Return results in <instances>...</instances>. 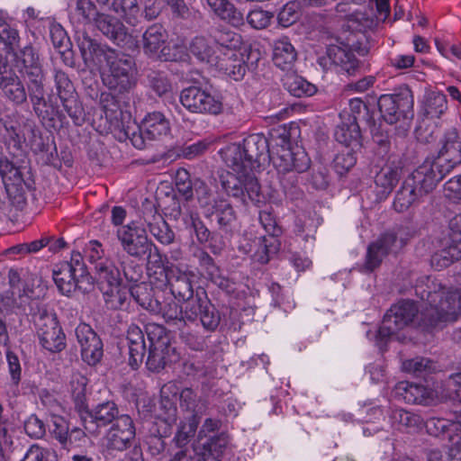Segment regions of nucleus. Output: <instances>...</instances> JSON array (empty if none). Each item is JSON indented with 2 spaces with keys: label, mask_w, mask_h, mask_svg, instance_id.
I'll return each mask as SVG.
<instances>
[{
  "label": "nucleus",
  "mask_w": 461,
  "mask_h": 461,
  "mask_svg": "<svg viewBox=\"0 0 461 461\" xmlns=\"http://www.w3.org/2000/svg\"><path fill=\"white\" fill-rule=\"evenodd\" d=\"M76 40L86 66H102L114 55V50L92 39L86 32H78Z\"/></svg>",
  "instance_id": "obj_25"
},
{
  "label": "nucleus",
  "mask_w": 461,
  "mask_h": 461,
  "mask_svg": "<svg viewBox=\"0 0 461 461\" xmlns=\"http://www.w3.org/2000/svg\"><path fill=\"white\" fill-rule=\"evenodd\" d=\"M401 231L400 228L384 231L368 245L363 266L366 272H373L380 267L385 257L397 254L405 246L406 241L401 236Z\"/></svg>",
  "instance_id": "obj_16"
},
{
  "label": "nucleus",
  "mask_w": 461,
  "mask_h": 461,
  "mask_svg": "<svg viewBox=\"0 0 461 461\" xmlns=\"http://www.w3.org/2000/svg\"><path fill=\"white\" fill-rule=\"evenodd\" d=\"M200 420L193 419H185L181 421L177 432L175 436V440L179 447H183L187 444L191 438H193L197 430Z\"/></svg>",
  "instance_id": "obj_64"
},
{
  "label": "nucleus",
  "mask_w": 461,
  "mask_h": 461,
  "mask_svg": "<svg viewBox=\"0 0 461 461\" xmlns=\"http://www.w3.org/2000/svg\"><path fill=\"white\" fill-rule=\"evenodd\" d=\"M419 307L411 300H402L391 306L384 316L377 331V344L380 348L400 330L413 323L418 316Z\"/></svg>",
  "instance_id": "obj_12"
},
{
  "label": "nucleus",
  "mask_w": 461,
  "mask_h": 461,
  "mask_svg": "<svg viewBox=\"0 0 461 461\" xmlns=\"http://www.w3.org/2000/svg\"><path fill=\"white\" fill-rule=\"evenodd\" d=\"M150 234L161 244L169 245L175 240V233L159 214L154 215L152 221L148 222Z\"/></svg>",
  "instance_id": "obj_46"
},
{
  "label": "nucleus",
  "mask_w": 461,
  "mask_h": 461,
  "mask_svg": "<svg viewBox=\"0 0 461 461\" xmlns=\"http://www.w3.org/2000/svg\"><path fill=\"white\" fill-rule=\"evenodd\" d=\"M402 175V167L395 165H385L375 176V185L377 197L385 199L399 182Z\"/></svg>",
  "instance_id": "obj_32"
},
{
  "label": "nucleus",
  "mask_w": 461,
  "mask_h": 461,
  "mask_svg": "<svg viewBox=\"0 0 461 461\" xmlns=\"http://www.w3.org/2000/svg\"><path fill=\"white\" fill-rule=\"evenodd\" d=\"M151 289H149L145 284L131 287L130 294L134 300L144 309L157 311L158 300L152 298Z\"/></svg>",
  "instance_id": "obj_59"
},
{
  "label": "nucleus",
  "mask_w": 461,
  "mask_h": 461,
  "mask_svg": "<svg viewBox=\"0 0 461 461\" xmlns=\"http://www.w3.org/2000/svg\"><path fill=\"white\" fill-rule=\"evenodd\" d=\"M117 404L113 401H106L95 405L92 410L85 411L81 414V422L89 434H98L100 428L113 425L121 417Z\"/></svg>",
  "instance_id": "obj_20"
},
{
  "label": "nucleus",
  "mask_w": 461,
  "mask_h": 461,
  "mask_svg": "<svg viewBox=\"0 0 461 461\" xmlns=\"http://www.w3.org/2000/svg\"><path fill=\"white\" fill-rule=\"evenodd\" d=\"M100 14L97 7L91 0H77L74 15L77 21L83 24H94L95 19Z\"/></svg>",
  "instance_id": "obj_56"
},
{
  "label": "nucleus",
  "mask_w": 461,
  "mask_h": 461,
  "mask_svg": "<svg viewBox=\"0 0 461 461\" xmlns=\"http://www.w3.org/2000/svg\"><path fill=\"white\" fill-rule=\"evenodd\" d=\"M75 334L80 345L82 359L89 366H95L104 356V344L99 335L87 323H79Z\"/></svg>",
  "instance_id": "obj_22"
},
{
  "label": "nucleus",
  "mask_w": 461,
  "mask_h": 461,
  "mask_svg": "<svg viewBox=\"0 0 461 461\" xmlns=\"http://www.w3.org/2000/svg\"><path fill=\"white\" fill-rule=\"evenodd\" d=\"M51 424L50 430L53 437L59 440L63 447L68 448L71 440L68 437L69 428L67 420L61 416L54 415L51 418Z\"/></svg>",
  "instance_id": "obj_63"
},
{
  "label": "nucleus",
  "mask_w": 461,
  "mask_h": 461,
  "mask_svg": "<svg viewBox=\"0 0 461 461\" xmlns=\"http://www.w3.org/2000/svg\"><path fill=\"white\" fill-rule=\"evenodd\" d=\"M390 420L393 426H397L398 429H407L415 430L422 423L420 416L403 409L393 410L390 414Z\"/></svg>",
  "instance_id": "obj_48"
},
{
  "label": "nucleus",
  "mask_w": 461,
  "mask_h": 461,
  "mask_svg": "<svg viewBox=\"0 0 461 461\" xmlns=\"http://www.w3.org/2000/svg\"><path fill=\"white\" fill-rule=\"evenodd\" d=\"M30 67L32 68L22 76L27 78V90L32 110L45 127L54 128L56 120L61 122L64 114L59 110L55 94L52 92L46 95L42 64Z\"/></svg>",
  "instance_id": "obj_4"
},
{
  "label": "nucleus",
  "mask_w": 461,
  "mask_h": 461,
  "mask_svg": "<svg viewBox=\"0 0 461 461\" xmlns=\"http://www.w3.org/2000/svg\"><path fill=\"white\" fill-rule=\"evenodd\" d=\"M210 36L215 43V50L218 56L230 54L233 57L234 53L239 52L242 44L240 34L223 25L211 28Z\"/></svg>",
  "instance_id": "obj_30"
},
{
  "label": "nucleus",
  "mask_w": 461,
  "mask_h": 461,
  "mask_svg": "<svg viewBox=\"0 0 461 461\" xmlns=\"http://www.w3.org/2000/svg\"><path fill=\"white\" fill-rule=\"evenodd\" d=\"M423 301L428 302L420 312V325L424 329L442 328L446 322L455 321L461 313V294L459 291L425 290L417 294Z\"/></svg>",
  "instance_id": "obj_3"
},
{
  "label": "nucleus",
  "mask_w": 461,
  "mask_h": 461,
  "mask_svg": "<svg viewBox=\"0 0 461 461\" xmlns=\"http://www.w3.org/2000/svg\"><path fill=\"white\" fill-rule=\"evenodd\" d=\"M53 79L56 93L55 96L59 100L77 95L74 84L68 75L60 68H54Z\"/></svg>",
  "instance_id": "obj_52"
},
{
  "label": "nucleus",
  "mask_w": 461,
  "mask_h": 461,
  "mask_svg": "<svg viewBox=\"0 0 461 461\" xmlns=\"http://www.w3.org/2000/svg\"><path fill=\"white\" fill-rule=\"evenodd\" d=\"M179 407L185 413V419L201 420L207 409L206 402L189 387L183 388L179 395Z\"/></svg>",
  "instance_id": "obj_34"
},
{
  "label": "nucleus",
  "mask_w": 461,
  "mask_h": 461,
  "mask_svg": "<svg viewBox=\"0 0 461 461\" xmlns=\"http://www.w3.org/2000/svg\"><path fill=\"white\" fill-rule=\"evenodd\" d=\"M439 182L423 164L420 165L403 180L396 192L394 209L402 212L419 203L424 196L436 188Z\"/></svg>",
  "instance_id": "obj_6"
},
{
  "label": "nucleus",
  "mask_w": 461,
  "mask_h": 461,
  "mask_svg": "<svg viewBox=\"0 0 461 461\" xmlns=\"http://www.w3.org/2000/svg\"><path fill=\"white\" fill-rule=\"evenodd\" d=\"M104 64L109 67V72L103 75V82L110 90L124 94L135 86L136 68L132 57L128 55L114 57L113 55Z\"/></svg>",
  "instance_id": "obj_15"
},
{
  "label": "nucleus",
  "mask_w": 461,
  "mask_h": 461,
  "mask_svg": "<svg viewBox=\"0 0 461 461\" xmlns=\"http://www.w3.org/2000/svg\"><path fill=\"white\" fill-rule=\"evenodd\" d=\"M126 339L129 347V364L137 368L143 361L146 352V343L143 330L135 323L129 325Z\"/></svg>",
  "instance_id": "obj_31"
},
{
  "label": "nucleus",
  "mask_w": 461,
  "mask_h": 461,
  "mask_svg": "<svg viewBox=\"0 0 461 461\" xmlns=\"http://www.w3.org/2000/svg\"><path fill=\"white\" fill-rule=\"evenodd\" d=\"M213 66L235 81L242 79L248 68L243 54L240 51L234 53L233 57L230 54L219 55Z\"/></svg>",
  "instance_id": "obj_35"
},
{
  "label": "nucleus",
  "mask_w": 461,
  "mask_h": 461,
  "mask_svg": "<svg viewBox=\"0 0 461 461\" xmlns=\"http://www.w3.org/2000/svg\"><path fill=\"white\" fill-rule=\"evenodd\" d=\"M327 54L334 65L340 67L348 75H354L359 68L358 60L351 50L331 45L328 48Z\"/></svg>",
  "instance_id": "obj_41"
},
{
  "label": "nucleus",
  "mask_w": 461,
  "mask_h": 461,
  "mask_svg": "<svg viewBox=\"0 0 461 461\" xmlns=\"http://www.w3.org/2000/svg\"><path fill=\"white\" fill-rule=\"evenodd\" d=\"M61 105L76 126H82L86 121V113L78 95L59 100Z\"/></svg>",
  "instance_id": "obj_50"
},
{
  "label": "nucleus",
  "mask_w": 461,
  "mask_h": 461,
  "mask_svg": "<svg viewBox=\"0 0 461 461\" xmlns=\"http://www.w3.org/2000/svg\"><path fill=\"white\" fill-rule=\"evenodd\" d=\"M148 86L158 96H164L171 92L172 84L167 72L156 69L146 70Z\"/></svg>",
  "instance_id": "obj_45"
},
{
  "label": "nucleus",
  "mask_w": 461,
  "mask_h": 461,
  "mask_svg": "<svg viewBox=\"0 0 461 461\" xmlns=\"http://www.w3.org/2000/svg\"><path fill=\"white\" fill-rule=\"evenodd\" d=\"M120 285H115L101 291L108 309L119 310L127 303L128 291L125 288H121Z\"/></svg>",
  "instance_id": "obj_51"
},
{
  "label": "nucleus",
  "mask_w": 461,
  "mask_h": 461,
  "mask_svg": "<svg viewBox=\"0 0 461 461\" xmlns=\"http://www.w3.org/2000/svg\"><path fill=\"white\" fill-rule=\"evenodd\" d=\"M334 136L336 140L345 145L346 148L361 147V131L356 117H348L346 122L339 124Z\"/></svg>",
  "instance_id": "obj_37"
},
{
  "label": "nucleus",
  "mask_w": 461,
  "mask_h": 461,
  "mask_svg": "<svg viewBox=\"0 0 461 461\" xmlns=\"http://www.w3.org/2000/svg\"><path fill=\"white\" fill-rule=\"evenodd\" d=\"M14 315L13 302L9 298L0 300V344L7 346L9 344L8 324L11 317Z\"/></svg>",
  "instance_id": "obj_57"
},
{
  "label": "nucleus",
  "mask_w": 461,
  "mask_h": 461,
  "mask_svg": "<svg viewBox=\"0 0 461 461\" xmlns=\"http://www.w3.org/2000/svg\"><path fill=\"white\" fill-rule=\"evenodd\" d=\"M77 266L79 267H76L77 273L76 276L75 292L78 290L83 294H88L94 289L96 279L90 275L83 258H81L80 264Z\"/></svg>",
  "instance_id": "obj_60"
},
{
  "label": "nucleus",
  "mask_w": 461,
  "mask_h": 461,
  "mask_svg": "<svg viewBox=\"0 0 461 461\" xmlns=\"http://www.w3.org/2000/svg\"><path fill=\"white\" fill-rule=\"evenodd\" d=\"M14 62L0 54V90L5 98L14 105L27 103L29 95L27 80L23 82L14 70Z\"/></svg>",
  "instance_id": "obj_17"
},
{
  "label": "nucleus",
  "mask_w": 461,
  "mask_h": 461,
  "mask_svg": "<svg viewBox=\"0 0 461 461\" xmlns=\"http://www.w3.org/2000/svg\"><path fill=\"white\" fill-rule=\"evenodd\" d=\"M235 173L227 172L221 176V185L224 192L244 205L248 204L249 201L255 204L262 203L264 196L260 185L250 171Z\"/></svg>",
  "instance_id": "obj_13"
},
{
  "label": "nucleus",
  "mask_w": 461,
  "mask_h": 461,
  "mask_svg": "<svg viewBox=\"0 0 461 461\" xmlns=\"http://www.w3.org/2000/svg\"><path fill=\"white\" fill-rule=\"evenodd\" d=\"M228 443V436L225 433H221L211 437L204 442L201 450L209 456L214 457L216 461H221Z\"/></svg>",
  "instance_id": "obj_54"
},
{
  "label": "nucleus",
  "mask_w": 461,
  "mask_h": 461,
  "mask_svg": "<svg viewBox=\"0 0 461 461\" xmlns=\"http://www.w3.org/2000/svg\"><path fill=\"white\" fill-rule=\"evenodd\" d=\"M94 25L106 38L117 45H123L130 35L121 20L112 14L100 13Z\"/></svg>",
  "instance_id": "obj_28"
},
{
  "label": "nucleus",
  "mask_w": 461,
  "mask_h": 461,
  "mask_svg": "<svg viewBox=\"0 0 461 461\" xmlns=\"http://www.w3.org/2000/svg\"><path fill=\"white\" fill-rule=\"evenodd\" d=\"M175 187L176 193L181 195L185 202L193 200L194 181H192L190 174L186 169L179 168L176 170Z\"/></svg>",
  "instance_id": "obj_55"
},
{
  "label": "nucleus",
  "mask_w": 461,
  "mask_h": 461,
  "mask_svg": "<svg viewBox=\"0 0 461 461\" xmlns=\"http://www.w3.org/2000/svg\"><path fill=\"white\" fill-rule=\"evenodd\" d=\"M30 314L37 330L41 345L50 352H60L66 348V336L56 314L38 301L30 303Z\"/></svg>",
  "instance_id": "obj_7"
},
{
  "label": "nucleus",
  "mask_w": 461,
  "mask_h": 461,
  "mask_svg": "<svg viewBox=\"0 0 461 461\" xmlns=\"http://www.w3.org/2000/svg\"><path fill=\"white\" fill-rule=\"evenodd\" d=\"M167 32L160 23L149 26L142 35L144 53L161 61L175 60L170 54V48L167 45Z\"/></svg>",
  "instance_id": "obj_23"
},
{
  "label": "nucleus",
  "mask_w": 461,
  "mask_h": 461,
  "mask_svg": "<svg viewBox=\"0 0 461 461\" xmlns=\"http://www.w3.org/2000/svg\"><path fill=\"white\" fill-rule=\"evenodd\" d=\"M121 276L122 275L128 283H138L142 278L143 267L127 257H122L119 261Z\"/></svg>",
  "instance_id": "obj_61"
},
{
  "label": "nucleus",
  "mask_w": 461,
  "mask_h": 461,
  "mask_svg": "<svg viewBox=\"0 0 461 461\" xmlns=\"http://www.w3.org/2000/svg\"><path fill=\"white\" fill-rule=\"evenodd\" d=\"M284 87L295 97L312 96L316 92V86L303 77L288 73L283 78Z\"/></svg>",
  "instance_id": "obj_44"
},
{
  "label": "nucleus",
  "mask_w": 461,
  "mask_h": 461,
  "mask_svg": "<svg viewBox=\"0 0 461 461\" xmlns=\"http://www.w3.org/2000/svg\"><path fill=\"white\" fill-rule=\"evenodd\" d=\"M181 104L193 113L219 114L222 111L221 103L207 90L191 86L180 92Z\"/></svg>",
  "instance_id": "obj_19"
},
{
  "label": "nucleus",
  "mask_w": 461,
  "mask_h": 461,
  "mask_svg": "<svg viewBox=\"0 0 461 461\" xmlns=\"http://www.w3.org/2000/svg\"><path fill=\"white\" fill-rule=\"evenodd\" d=\"M161 272L165 274L167 284L169 285L171 294L176 299L189 302L194 297V288L191 280V276L181 271L175 267H163L160 265Z\"/></svg>",
  "instance_id": "obj_27"
},
{
  "label": "nucleus",
  "mask_w": 461,
  "mask_h": 461,
  "mask_svg": "<svg viewBox=\"0 0 461 461\" xmlns=\"http://www.w3.org/2000/svg\"><path fill=\"white\" fill-rule=\"evenodd\" d=\"M259 221L267 233L259 239L258 249L255 253V259L260 264H267L270 258L280 249L279 236L282 228L277 224L274 215L268 211L259 212Z\"/></svg>",
  "instance_id": "obj_18"
},
{
  "label": "nucleus",
  "mask_w": 461,
  "mask_h": 461,
  "mask_svg": "<svg viewBox=\"0 0 461 461\" xmlns=\"http://www.w3.org/2000/svg\"><path fill=\"white\" fill-rule=\"evenodd\" d=\"M0 39L11 56L9 61L14 62L21 75L29 70L31 65L34 67L41 64L38 52L31 44L21 48L19 32L10 24L0 23Z\"/></svg>",
  "instance_id": "obj_14"
},
{
  "label": "nucleus",
  "mask_w": 461,
  "mask_h": 461,
  "mask_svg": "<svg viewBox=\"0 0 461 461\" xmlns=\"http://www.w3.org/2000/svg\"><path fill=\"white\" fill-rule=\"evenodd\" d=\"M209 208L204 216L207 219L214 217L219 230L226 234L231 233L238 219L232 204L228 200L220 198L213 200V207Z\"/></svg>",
  "instance_id": "obj_29"
},
{
  "label": "nucleus",
  "mask_w": 461,
  "mask_h": 461,
  "mask_svg": "<svg viewBox=\"0 0 461 461\" xmlns=\"http://www.w3.org/2000/svg\"><path fill=\"white\" fill-rule=\"evenodd\" d=\"M166 323L176 330L185 328L188 322L194 323L198 320L204 330L214 331L221 321V316L216 307L206 295L202 297L196 293L195 299L186 303L185 309L174 299L160 303L157 308Z\"/></svg>",
  "instance_id": "obj_2"
},
{
  "label": "nucleus",
  "mask_w": 461,
  "mask_h": 461,
  "mask_svg": "<svg viewBox=\"0 0 461 461\" xmlns=\"http://www.w3.org/2000/svg\"><path fill=\"white\" fill-rule=\"evenodd\" d=\"M212 11L221 20L235 27L244 23V15L229 0H207Z\"/></svg>",
  "instance_id": "obj_40"
},
{
  "label": "nucleus",
  "mask_w": 461,
  "mask_h": 461,
  "mask_svg": "<svg viewBox=\"0 0 461 461\" xmlns=\"http://www.w3.org/2000/svg\"><path fill=\"white\" fill-rule=\"evenodd\" d=\"M447 108V97L444 94L436 91H429L424 95L420 113L425 118H439Z\"/></svg>",
  "instance_id": "obj_42"
},
{
  "label": "nucleus",
  "mask_w": 461,
  "mask_h": 461,
  "mask_svg": "<svg viewBox=\"0 0 461 461\" xmlns=\"http://www.w3.org/2000/svg\"><path fill=\"white\" fill-rule=\"evenodd\" d=\"M437 155L428 157L423 165L434 176L442 181L447 175L461 165V139L456 129L445 132Z\"/></svg>",
  "instance_id": "obj_9"
},
{
  "label": "nucleus",
  "mask_w": 461,
  "mask_h": 461,
  "mask_svg": "<svg viewBox=\"0 0 461 461\" xmlns=\"http://www.w3.org/2000/svg\"><path fill=\"white\" fill-rule=\"evenodd\" d=\"M223 158L234 172L252 171L261 162L272 159L285 193L296 186L297 174L305 172L311 166L308 154L298 147L294 149H283L281 154L271 157L267 140L262 133L250 134L242 143L229 145L223 150Z\"/></svg>",
  "instance_id": "obj_1"
},
{
  "label": "nucleus",
  "mask_w": 461,
  "mask_h": 461,
  "mask_svg": "<svg viewBox=\"0 0 461 461\" xmlns=\"http://www.w3.org/2000/svg\"><path fill=\"white\" fill-rule=\"evenodd\" d=\"M300 16V3L296 1H290L279 11L277 14V22L279 25L286 28L295 23Z\"/></svg>",
  "instance_id": "obj_62"
},
{
  "label": "nucleus",
  "mask_w": 461,
  "mask_h": 461,
  "mask_svg": "<svg viewBox=\"0 0 461 461\" xmlns=\"http://www.w3.org/2000/svg\"><path fill=\"white\" fill-rule=\"evenodd\" d=\"M188 50L198 60L214 65L218 59L215 48L204 36H195L189 43Z\"/></svg>",
  "instance_id": "obj_43"
},
{
  "label": "nucleus",
  "mask_w": 461,
  "mask_h": 461,
  "mask_svg": "<svg viewBox=\"0 0 461 461\" xmlns=\"http://www.w3.org/2000/svg\"><path fill=\"white\" fill-rule=\"evenodd\" d=\"M395 393L411 404H427L432 395V392L424 385L408 381L399 382L395 385Z\"/></svg>",
  "instance_id": "obj_33"
},
{
  "label": "nucleus",
  "mask_w": 461,
  "mask_h": 461,
  "mask_svg": "<svg viewBox=\"0 0 461 461\" xmlns=\"http://www.w3.org/2000/svg\"><path fill=\"white\" fill-rule=\"evenodd\" d=\"M357 163L355 149L345 148L333 159V168L339 176L348 172Z\"/></svg>",
  "instance_id": "obj_58"
},
{
  "label": "nucleus",
  "mask_w": 461,
  "mask_h": 461,
  "mask_svg": "<svg viewBox=\"0 0 461 461\" xmlns=\"http://www.w3.org/2000/svg\"><path fill=\"white\" fill-rule=\"evenodd\" d=\"M117 237L122 249L130 256L138 259H147L148 264L162 265L158 248L149 240L146 230L132 224L123 226L117 230Z\"/></svg>",
  "instance_id": "obj_11"
},
{
  "label": "nucleus",
  "mask_w": 461,
  "mask_h": 461,
  "mask_svg": "<svg viewBox=\"0 0 461 461\" xmlns=\"http://www.w3.org/2000/svg\"><path fill=\"white\" fill-rule=\"evenodd\" d=\"M297 59V52L287 38L275 41L273 48V62L282 70H288Z\"/></svg>",
  "instance_id": "obj_39"
},
{
  "label": "nucleus",
  "mask_w": 461,
  "mask_h": 461,
  "mask_svg": "<svg viewBox=\"0 0 461 461\" xmlns=\"http://www.w3.org/2000/svg\"><path fill=\"white\" fill-rule=\"evenodd\" d=\"M136 428L133 420L128 414H122L106 433V448L122 452L135 440Z\"/></svg>",
  "instance_id": "obj_21"
},
{
  "label": "nucleus",
  "mask_w": 461,
  "mask_h": 461,
  "mask_svg": "<svg viewBox=\"0 0 461 461\" xmlns=\"http://www.w3.org/2000/svg\"><path fill=\"white\" fill-rule=\"evenodd\" d=\"M0 174L11 205L23 211L27 205L28 193L33 188V180L26 167H18L6 157L0 158Z\"/></svg>",
  "instance_id": "obj_8"
},
{
  "label": "nucleus",
  "mask_w": 461,
  "mask_h": 461,
  "mask_svg": "<svg viewBox=\"0 0 461 461\" xmlns=\"http://www.w3.org/2000/svg\"><path fill=\"white\" fill-rule=\"evenodd\" d=\"M461 421V411H456L454 413V418L452 420H446L440 418H430L426 421V429L427 431L435 437H439L440 435L447 432L448 438L455 434V431L452 429L453 424L456 422Z\"/></svg>",
  "instance_id": "obj_49"
},
{
  "label": "nucleus",
  "mask_w": 461,
  "mask_h": 461,
  "mask_svg": "<svg viewBox=\"0 0 461 461\" xmlns=\"http://www.w3.org/2000/svg\"><path fill=\"white\" fill-rule=\"evenodd\" d=\"M461 259V215L450 221L448 246L431 257L430 262L437 270L449 267L453 262Z\"/></svg>",
  "instance_id": "obj_24"
},
{
  "label": "nucleus",
  "mask_w": 461,
  "mask_h": 461,
  "mask_svg": "<svg viewBox=\"0 0 461 461\" xmlns=\"http://www.w3.org/2000/svg\"><path fill=\"white\" fill-rule=\"evenodd\" d=\"M145 332L149 342L146 361L147 368L149 371L158 373L167 365L178 360L179 355L171 345L169 335L164 326L149 323L145 326Z\"/></svg>",
  "instance_id": "obj_10"
},
{
  "label": "nucleus",
  "mask_w": 461,
  "mask_h": 461,
  "mask_svg": "<svg viewBox=\"0 0 461 461\" xmlns=\"http://www.w3.org/2000/svg\"><path fill=\"white\" fill-rule=\"evenodd\" d=\"M94 269L96 285L100 291L115 285H121L122 282L121 270L108 259L95 263Z\"/></svg>",
  "instance_id": "obj_38"
},
{
  "label": "nucleus",
  "mask_w": 461,
  "mask_h": 461,
  "mask_svg": "<svg viewBox=\"0 0 461 461\" xmlns=\"http://www.w3.org/2000/svg\"><path fill=\"white\" fill-rule=\"evenodd\" d=\"M82 255L79 252H72L69 261H64L55 266L52 270L53 280L59 291L66 296H70L75 292L77 265L80 264Z\"/></svg>",
  "instance_id": "obj_26"
},
{
  "label": "nucleus",
  "mask_w": 461,
  "mask_h": 461,
  "mask_svg": "<svg viewBox=\"0 0 461 461\" xmlns=\"http://www.w3.org/2000/svg\"><path fill=\"white\" fill-rule=\"evenodd\" d=\"M377 104L383 120L388 124L399 123V133L405 136L414 118V100L410 87L402 86L393 94L382 95Z\"/></svg>",
  "instance_id": "obj_5"
},
{
  "label": "nucleus",
  "mask_w": 461,
  "mask_h": 461,
  "mask_svg": "<svg viewBox=\"0 0 461 461\" xmlns=\"http://www.w3.org/2000/svg\"><path fill=\"white\" fill-rule=\"evenodd\" d=\"M112 9L120 14L125 22L135 26L140 16V8L138 0H120L113 2Z\"/></svg>",
  "instance_id": "obj_47"
},
{
  "label": "nucleus",
  "mask_w": 461,
  "mask_h": 461,
  "mask_svg": "<svg viewBox=\"0 0 461 461\" xmlns=\"http://www.w3.org/2000/svg\"><path fill=\"white\" fill-rule=\"evenodd\" d=\"M86 384L87 380L85 376H79L73 379L71 384V395L75 404V409L81 417L82 412L88 411L86 403Z\"/></svg>",
  "instance_id": "obj_53"
},
{
  "label": "nucleus",
  "mask_w": 461,
  "mask_h": 461,
  "mask_svg": "<svg viewBox=\"0 0 461 461\" xmlns=\"http://www.w3.org/2000/svg\"><path fill=\"white\" fill-rule=\"evenodd\" d=\"M170 131L169 122L160 112L148 113L141 123V132L148 140L167 135Z\"/></svg>",
  "instance_id": "obj_36"
}]
</instances>
